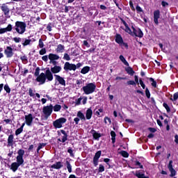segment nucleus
Returning a JSON list of instances; mask_svg holds the SVG:
<instances>
[{"mask_svg": "<svg viewBox=\"0 0 178 178\" xmlns=\"http://www.w3.org/2000/svg\"><path fill=\"white\" fill-rule=\"evenodd\" d=\"M95 88H97V86L94 83H87L85 86L82 88V90L86 95H90V94H92L95 92Z\"/></svg>", "mask_w": 178, "mask_h": 178, "instance_id": "obj_1", "label": "nucleus"}, {"mask_svg": "<svg viewBox=\"0 0 178 178\" xmlns=\"http://www.w3.org/2000/svg\"><path fill=\"white\" fill-rule=\"evenodd\" d=\"M26 26L27 25L24 22L17 21L15 22V30L18 34H24V33H26Z\"/></svg>", "mask_w": 178, "mask_h": 178, "instance_id": "obj_2", "label": "nucleus"}, {"mask_svg": "<svg viewBox=\"0 0 178 178\" xmlns=\"http://www.w3.org/2000/svg\"><path fill=\"white\" fill-rule=\"evenodd\" d=\"M54 111V106L50 104L49 106H44L42 108V112L44 116V119L47 120L51 115H52V112Z\"/></svg>", "mask_w": 178, "mask_h": 178, "instance_id": "obj_3", "label": "nucleus"}, {"mask_svg": "<svg viewBox=\"0 0 178 178\" xmlns=\"http://www.w3.org/2000/svg\"><path fill=\"white\" fill-rule=\"evenodd\" d=\"M17 154L18 155L17 156L16 163H17L18 165H19V166H21V165H23V163H24V159H23V156L24 155V150L20 149L17 151Z\"/></svg>", "mask_w": 178, "mask_h": 178, "instance_id": "obj_4", "label": "nucleus"}, {"mask_svg": "<svg viewBox=\"0 0 178 178\" xmlns=\"http://www.w3.org/2000/svg\"><path fill=\"white\" fill-rule=\"evenodd\" d=\"M81 120L82 122H86V115L81 111H79L76 113V117L74 118V122L75 124H79V122Z\"/></svg>", "mask_w": 178, "mask_h": 178, "instance_id": "obj_5", "label": "nucleus"}, {"mask_svg": "<svg viewBox=\"0 0 178 178\" xmlns=\"http://www.w3.org/2000/svg\"><path fill=\"white\" fill-rule=\"evenodd\" d=\"M66 121V118H60L53 122V126L55 127V129H61L62 124H65Z\"/></svg>", "mask_w": 178, "mask_h": 178, "instance_id": "obj_6", "label": "nucleus"}, {"mask_svg": "<svg viewBox=\"0 0 178 178\" xmlns=\"http://www.w3.org/2000/svg\"><path fill=\"white\" fill-rule=\"evenodd\" d=\"M63 69L65 72H75L76 70V65L73 63H70L69 62H65L64 64Z\"/></svg>", "mask_w": 178, "mask_h": 178, "instance_id": "obj_7", "label": "nucleus"}, {"mask_svg": "<svg viewBox=\"0 0 178 178\" xmlns=\"http://www.w3.org/2000/svg\"><path fill=\"white\" fill-rule=\"evenodd\" d=\"M54 77H55L56 84L58 83V84H60V86H63V87L66 86V81H65V78L58 74H54Z\"/></svg>", "mask_w": 178, "mask_h": 178, "instance_id": "obj_8", "label": "nucleus"}, {"mask_svg": "<svg viewBox=\"0 0 178 178\" xmlns=\"http://www.w3.org/2000/svg\"><path fill=\"white\" fill-rule=\"evenodd\" d=\"M132 33L133 35H135L136 37H138L139 38H143L144 33H143V31L140 29H136L134 26H132Z\"/></svg>", "mask_w": 178, "mask_h": 178, "instance_id": "obj_9", "label": "nucleus"}, {"mask_svg": "<svg viewBox=\"0 0 178 178\" xmlns=\"http://www.w3.org/2000/svg\"><path fill=\"white\" fill-rule=\"evenodd\" d=\"M36 81L38 83H40V84H45V81H47V79L45 78V73L42 72L37 78Z\"/></svg>", "mask_w": 178, "mask_h": 178, "instance_id": "obj_10", "label": "nucleus"}, {"mask_svg": "<svg viewBox=\"0 0 178 178\" xmlns=\"http://www.w3.org/2000/svg\"><path fill=\"white\" fill-rule=\"evenodd\" d=\"M115 42H117V44H119L120 45H124V47H126L127 48L128 47L127 43L123 42V38L120 34H117L115 35Z\"/></svg>", "mask_w": 178, "mask_h": 178, "instance_id": "obj_11", "label": "nucleus"}, {"mask_svg": "<svg viewBox=\"0 0 178 178\" xmlns=\"http://www.w3.org/2000/svg\"><path fill=\"white\" fill-rule=\"evenodd\" d=\"M4 54L6 58H12L13 56V49L12 47L8 46L6 49L4 50Z\"/></svg>", "mask_w": 178, "mask_h": 178, "instance_id": "obj_12", "label": "nucleus"}, {"mask_svg": "<svg viewBox=\"0 0 178 178\" xmlns=\"http://www.w3.org/2000/svg\"><path fill=\"white\" fill-rule=\"evenodd\" d=\"M44 75L45 79L48 80V81H52V80H54V74H52V72L51 70H49V68L46 70Z\"/></svg>", "mask_w": 178, "mask_h": 178, "instance_id": "obj_13", "label": "nucleus"}, {"mask_svg": "<svg viewBox=\"0 0 178 178\" xmlns=\"http://www.w3.org/2000/svg\"><path fill=\"white\" fill-rule=\"evenodd\" d=\"M101 151H98L93 157V165L94 166H98V161L99 160V158H101Z\"/></svg>", "mask_w": 178, "mask_h": 178, "instance_id": "obj_14", "label": "nucleus"}, {"mask_svg": "<svg viewBox=\"0 0 178 178\" xmlns=\"http://www.w3.org/2000/svg\"><path fill=\"white\" fill-rule=\"evenodd\" d=\"M2 12L4 13L5 16H8L9 13L10 12V9L9 8V6L6 4H2L0 7Z\"/></svg>", "mask_w": 178, "mask_h": 178, "instance_id": "obj_15", "label": "nucleus"}, {"mask_svg": "<svg viewBox=\"0 0 178 178\" xmlns=\"http://www.w3.org/2000/svg\"><path fill=\"white\" fill-rule=\"evenodd\" d=\"M33 114H29L28 115H25V122L27 126H31L33 124Z\"/></svg>", "mask_w": 178, "mask_h": 178, "instance_id": "obj_16", "label": "nucleus"}, {"mask_svg": "<svg viewBox=\"0 0 178 178\" xmlns=\"http://www.w3.org/2000/svg\"><path fill=\"white\" fill-rule=\"evenodd\" d=\"M173 161H169V164H168V169L170 172V177H173L174 176H176V170L175 169H173Z\"/></svg>", "mask_w": 178, "mask_h": 178, "instance_id": "obj_17", "label": "nucleus"}, {"mask_svg": "<svg viewBox=\"0 0 178 178\" xmlns=\"http://www.w3.org/2000/svg\"><path fill=\"white\" fill-rule=\"evenodd\" d=\"M50 71H51L54 74H56L60 73V72H62V67L59 65H54V67H51Z\"/></svg>", "mask_w": 178, "mask_h": 178, "instance_id": "obj_18", "label": "nucleus"}, {"mask_svg": "<svg viewBox=\"0 0 178 178\" xmlns=\"http://www.w3.org/2000/svg\"><path fill=\"white\" fill-rule=\"evenodd\" d=\"M159 17H161V12L159 10H155L154 12V22L156 25L159 24V22H158V19H159Z\"/></svg>", "mask_w": 178, "mask_h": 178, "instance_id": "obj_19", "label": "nucleus"}, {"mask_svg": "<svg viewBox=\"0 0 178 178\" xmlns=\"http://www.w3.org/2000/svg\"><path fill=\"white\" fill-rule=\"evenodd\" d=\"M63 166V163L60 161H58V162H56L54 164L51 165L50 168L51 169L59 170V169H62Z\"/></svg>", "mask_w": 178, "mask_h": 178, "instance_id": "obj_20", "label": "nucleus"}, {"mask_svg": "<svg viewBox=\"0 0 178 178\" xmlns=\"http://www.w3.org/2000/svg\"><path fill=\"white\" fill-rule=\"evenodd\" d=\"M92 118V110L91 108H88L86 113V119L90 120Z\"/></svg>", "mask_w": 178, "mask_h": 178, "instance_id": "obj_21", "label": "nucleus"}, {"mask_svg": "<svg viewBox=\"0 0 178 178\" xmlns=\"http://www.w3.org/2000/svg\"><path fill=\"white\" fill-rule=\"evenodd\" d=\"M57 54H62L65 51V46L63 44H58L56 49Z\"/></svg>", "mask_w": 178, "mask_h": 178, "instance_id": "obj_22", "label": "nucleus"}, {"mask_svg": "<svg viewBox=\"0 0 178 178\" xmlns=\"http://www.w3.org/2000/svg\"><path fill=\"white\" fill-rule=\"evenodd\" d=\"M90 133L93 136L95 140H99V138L101 137V134H98V132L95 131V130L94 129H92Z\"/></svg>", "mask_w": 178, "mask_h": 178, "instance_id": "obj_23", "label": "nucleus"}, {"mask_svg": "<svg viewBox=\"0 0 178 178\" xmlns=\"http://www.w3.org/2000/svg\"><path fill=\"white\" fill-rule=\"evenodd\" d=\"M19 166H20V165H19L17 163L14 162L11 164L10 166V170H13V172H16V170H17V169H19Z\"/></svg>", "mask_w": 178, "mask_h": 178, "instance_id": "obj_24", "label": "nucleus"}, {"mask_svg": "<svg viewBox=\"0 0 178 178\" xmlns=\"http://www.w3.org/2000/svg\"><path fill=\"white\" fill-rule=\"evenodd\" d=\"M49 60H58V59H59V56H58L57 54H49Z\"/></svg>", "mask_w": 178, "mask_h": 178, "instance_id": "obj_25", "label": "nucleus"}, {"mask_svg": "<svg viewBox=\"0 0 178 178\" xmlns=\"http://www.w3.org/2000/svg\"><path fill=\"white\" fill-rule=\"evenodd\" d=\"M60 133L63 134V136L62 138V143H65L67 140V134H66V131L63 129L60 130Z\"/></svg>", "mask_w": 178, "mask_h": 178, "instance_id": "obj_26", "label": "nucleus"}, {"mask_svg": "<svg viewBox=\"0 0 178 178\" xmlns=\"http://www.w3.org/2000/svg\"><path fill=\"white\" fill-rule=\"evenodd\" d=\"M13 138H14V136L13 134L8 136V145H9V147H12V145H13Z\"/></svg>", "mask_w": 178, "mask_h": 178, "instance_id": "obj_27", "label": "nucleus"}, {"mask_svg": "<svg viewBox=\"0 0 178 178\" xmlns=\"http://www.w3.org/2000/svg\"><path fill=\"white\" fill-rule=\"evenodd\" d=\"M88 72H90V67H88V66L83 67L82 68V70H81V73L82 74H87V73H88Z\"/></svg>", "mask_w": 178, "mask_h": 178, "instance_id": "obj_28", "label": "nucleus"}, {"mask_svg": "<svg viewBox=\"0 0 178 178\" xmlns=\"http://www.w3.org/2000/svg\"><path fill=\"white\" fill-rule=\"evenodd\" d=\"M120 60H121V62H122V63H124L125 66H129V63L127 62V60H126V58H124V56H123V55L120 56Z\"/></svg>", "mask_w": 178, "mask_h": 178, "instance_id": "obj_29", "label": "nucleus"}, {"mask_svg": "<svg viewBox=\"0 0 178 178\" xmlns=\"http://www.w3.org/2000/svg\"><path fill=\"white\" fill-rule=\"evenodd\" d=\"M111 140L113 144H115V140H116V133L115 131H111Z\"/></svg>", "mask_w": 178, "mask_h": 178, "instance_id": "obj_30", "label": "nucleus"}, {"mask_svg": "<svg viewBox=\"0 0 178 178\" xmlns=\"http://www.w3.org/2000/svg\"><path fill=\"white\" fill-rule=\"evenodd\" d=\"M60 109H62V106L59 104H56L54 106H53V111H54V112H59Z\"/></svg>", "mask_w": 178, "mask_h": 178, "instance_id": "obj_31", "label": "nucleus"}, {"mask_svg": "<svg viewBox=\"0 0 178 178\" xmlns=\"http://www.w3.org/2000/svg\"><path fill=\"white\" fill-rule=\"evenodd\" d=\"M126 72L128 73V74H130L131 76H133V74H134V70H133V68L130 67L126 68Z\"/></svg>", "mask_w": 178, "mask_h": 178, "instance_id": "obj_32", "label": "nucleus"}, {"mask_svg": "<svg viewBox=\"0 0 178 178\" xmlns=\"http://www.w3.org/2000/svg\"><path fill=\"white\" fill-rule=\"evenodd\" d=\"M66 165H67V169L69 173H72V165L68 161H66Z\"/></svg>", "mask_w": 178, "mask_h": 178, "instance_id": "obj_33", "label": "nucleus"}, {"mask_svg": "<svg viewBox=\"0 0 178 178\" xmlns=\"http://www.w3.org/2000/svg\"><path fill=\"white\" fill-rule=\"evenodd\" d=\"M136 176L138 178H148V177H145V175L141 172H136Z\"/></svg>", "mask_w": 178, "mask_h": 178, "instance_id": "obj_34", "label": "nucleus"}, {"mask_svg": "<svg viewBox=\"0 0 178 178\" xmlns=\"http://www.w3.org/2000/svg\"><path fill=\"white\" fill-rule=\"evenodd\" d=\"M63 59H64V60L69 61V60H71L72 58H70V56L67 53H65Z\"/></svg>", "mask_w": 178, "mask_h": 178, "instance_id": "obj_35", "label": "nucleus"}, {"mask_svg": "<svg viewBox=\"0 0 178 178\" xmlns=\"http://www.w3.org/2000/svg\"><path fill=\"white\" fill-rule=\"evenodd\" d=\"M29 94L30 97H35V90H33V89L29 88Z\"/></svg>", "mask_w": 178, "mask_h": 178, "instance_id": "obj_36", "label": "nucleus"}, {"mask_svg": "<svg viewBox=\"0 0 178 178\" xmlns=\"http://www.w3.org/2000/svg\"><path fill=\"white\" fill-rule=\"evenodd\" d=\"M102 172H105V167L102 164H99V173H102Z\"/></svg>", "mask_w": 178, "mask_h": 178, "instance_id": "obj_37", "label": "nucleus"}, {"mask_svg": "<svg viewBox=\"0 0 178 178\" xmlns=\"http://www.w3.org/2000/svg\"><path fill=\"white\" fill-rule=\"evenodd\" d=\"M22 131H23V127H19V128H18V129L15 131V135H16V136H19V134H20Z\"/></svg>", "mask_w": 178, "mask_h": 178, "instance_id": "obj_38", "label": "nucleus"}, {"mask_svg": "<svg viewBox=\"0 0 178 178\" xmlns=\"http://www.w3.org/2000/svg\"><path fill=\"white\" fill-rule=\"evenodd\" d=\"M82 99H83V98L80 97V98H79V99L75 100V105H76V106H78L79 105H81Z\"/></svg>", "mask_w": 178, "mask_h": 178, "instance_id": "obj_39", "label": "nucleus"}, {"mask_svg": "<svg viewBox=\"0 0 178 178\" xmlns=\"http://www.w3.org/2000/svg\"><path fill=\"white\" fill-rule=\"evenodd\" d=\"M121 155L124 158H129V153L127 152H126V151H122L121 152Z\"/></svg>", "mask_w": 178, "mask_h": 178, "instance_id": "obj_40", "label": "nucleus"}, {"mask_svg": "<svg viewBox=\"0 0 178 178\" xmlns=\"http://www.w3.org/2000/svg\"><path fill=\"white\" fill-rule=\"evenodd\" d=\"M31 42V40L26 39L24 42L22 43V45L24 47H26V45H30V43Z\"/></svg>", "mask_w": 178, "mask_h": 178, "instance_id": "obj_41", "label": "nucleus"}, {"mask_svg": "<svg viewBox=\"0 0 178 178\" xmlns=\"http://www.w3.org/2000/svg\"><path fill=\"white\" fill-rule=\"evenodd\" d=\"M149 81H152V87H154L155 88H156V81H155V80H154V78H149Z\"/></svg>", "mask_w": 178, "mask_h": 178, "instance_id": "obj_42", "label": "nucleus"}, {"mask_svg": "<svg viewBox=\"0 0 178 178\" xmlns=\"http://www.w3.org/2000/svg\"><path fill=\"white\" fill-rule=\"evenodd\" d=\"M104 122L106 123V124H111L112 123V121L111 120V118L106 117L104 118Z\"/></svg>", "mask_w": 178, "mask_h": 178, "instance_id": "obj_43", "label": "nucleus"}, {"mask_svg": "<svg viewBox=\"0 0 178 178\" xmlns=\"http://www.w3.org/2000/svg\"><path fill=\"white\" fill-rule=\"evenodd\" d=\"M125 31L126 33H128V34L133 35V31H131V29H130L129 26L125 27Z\"/></svg>", "mask_w": 178, "mask_h": 178, "instance_id": "obj_44", "label": "nucleus"}, {"mask_svg": "<svg viewBox=\"0 0 178 178\" xmlns=\"http://www.w3.org/2000/svg\"><path fill=\"white\" fill-rule=\"evenodd\" d=\"M177 99H178V92H175L174 95H173V98H171V101H177Z\"/></svg>", "mask_w": 178, "mask_h": 178, "instance_id": "obj_45", "label": "nucleus"}, {"mask_svg": "<svg viewBox=\"0 0 178 178\" xmlns=\"http://www.w3.org/2000/svg\"><path fill=\"white\" fill-rule=\"evenodd\" d=\"M40 55H45L47 54V49L45 48H42L40 51H39Z\"/></svg>", "mask_w": 178, "mask_h": 178, "instance_id": "obj_46", "label": "nucleus"}, {"mask_svg": "<svg viewBox=\"0 0 178 178\" xmlns=\"http://www.w3.org/2000/svg\"><path fill=\"white\" fill-rule=\"evenodd\" d=\"M145 94H146L147 98L151 97V93L149 92V90H148V88H147L145 90Z\"/></svg>", "mask_w": 178, "mask_h": 178, "instance_id": "obj_47", "label": "nucleus"}, {"mask_svg": "<svg viewBox=\"0 0 178 178\" xmlns=\"http://www.w3.org/2000/svg\"><path fill=\"white\" fill-rule=\"evenodd\" d=\"M6 30V32L7 31H12V24H8L6 28H4Z\"/></svg>", "mask_w": 178, "mask_h": 178, "instance_id": "obj_48", "label": "nucleus"}, {"mask_svg": "<svg viewBox=\"0 0 178 178\" xmlns=\"http://www.w3.org/2000/svg\"><path fill=\"white\" fill-rule=\"evenodd\" d=\"M163 106L165 107L166 109L167 112H170V108H169V106L166 103H163Z\"/></svg>", "mask_w": 178, "mask_h": 178, "instance_id": "obj_49", "label": "nucleus"}, {"mask_svg": "<svg viewBox=\"0 0 178 178\" xmlns=\"http://www.w3.org/2000/svg\"><path fill=\"white\" fill-rule=\"evenodd\" d=\"M35 76L38 77L40 76V67H36L35 71Z\"/></svg>", "mask_w": 178, "mask_h": 178, "instance_id": "obj_50", "label": "nucleus"}, {"mask_svg": "<svg viewBox=\"0 0 178 178\" xmlns=\"http://www.w3.org/2000/svg\"><path fill=\"white\" fill-rule=\"evenodd\" d=\"M39 47H40V48H44V42H42V38H40V40H39Z\"/></svg>", "mask_w": 178, "mask_h": 178, "instance_id": "obj_51", "label": "nucleus"}, {"mask_svg": "<svg viewBox=\"0 0 178 178\" xmlns=\"http://www.w3.org/2000/svg\"><path fill=\"white\" fill-rule=\"evenodd\" d=\"M4 90L5 91H6V92H8L9 94V92H10V88H9V86L8 85H5L4 86Z\"/></svg>", "mask_w": 178, "mask_h": 178, "instance_id": "obj_52", "label": "nucleus"}, {"mask_svg": "<svg viewBox=\"0 0 178 178\" xmlns=\"http://www.w3.org/2000/svg\"><path fill=\"white\" fill-rule=\"evenodd\" d=\"M45 145H47L46 143H40L38 148V149H42V148H44V147H45Z\"/></svg>", "mask_w": 178, "mask_h": 178, "instance_id": "obj_53", "label": "nucleus"}, {"mask_svg": "<svg viewBox=\"0 0 178 178\" xmlns=\"http://www.w3.org/2000/svg\"><path fill=\"white\" fill-rule=\"evenodd\" d=\"M127 83L128 86H136V82L134 81H128Z\"/></svg>", "mask_w": 178, "mask_h": 178, "instance_id": "obj_54", "label": "nucleus"}, {"mask_svg": "<svg viewBox=\"0 0 178 178\" xmlns=\"http://www.w3.org/2000/svg\"><path fill=\"white\" fill-rule=\"evenodd\" d=\"M161 5L163 6V8H165V6H169V3L165 1H161Z\"/></svg>", "mask_w": 178, "mask_h": 178, "instance_id": "obj_55", "label": "nucleus"}, {"mask_svg": "<svg viewBox=\"0 0 178 178\" xmlns=\"http://www.w3.org/2000/svg\"><path fill=\"white\" fill-rule=\"evenodd\" d=\"M139 83H140V84L142 88H143V90H144V89L145 88V84H144V82L143 81V80H142V79H140V80H139Z\"/></svg>", "mask_w": 178, "mask_h": 178, "instance_id": "obj_56", "label": "nucleus"}, {"mask_svg": "<svg viewBox=\"0 0 178 178\" xmlns=\"http://www.w3.org/2000/svg\"><path fill=\"white\" fill-rule=\"evenodd\" d=\"M13 40L15 41V42H20L22 41V38H14Z\"/></svg>", "mask_w": 178, "mask_h": 178, "instance_id": "obj_57", "label": "nucleus"}, {"mask_svg": "<svg viewBox=\"0 0 178 178\" xmlns=\"http://www.w3.org/2000/svg\"><path fill=\"white\" fill-rule=\"evenodd\" d=\"M67 152L70 154V156H74V154H73V150L72 149H68Z\"/></svg>", "mask_w": 178, "mask_h": 178, "instance_id": "obj_58", "label": "nucleus"}, {"mask_svg": "<svg viewBox=\"0 0 178 178\" xmlns=\"http://www.w3.org/2000/svg\"><path fill=\"white\" fill-rule=\"evenodd\" d=\"M42 60H44V62H48V56H43L42 57Z\"/></svg>", "mask_w": 178, "mask_h": 178, "instance_id": "obj_59", "label": "nucleus"}, {"mask_svg": "<svg viewBox=\"0 0 178 178\" xmlns=\"http://www.w3.org/2000/svg\"><path fill=\"white\" fill-rule=\"evenodd\" d=\"M82 99H83L82 104H83V105H86V104H87V97H85L82 98Z\"/></svg>", "mask_w": 178, "mask_h": 178, "instance_id": "obj_60", "label": "nucleus"}, {"mask_svg": "<svg viewBox=\"0 0 178 178\" xmlns=\"http://www.w3.org/2000/svg\"><path fill=\"white\" fill-rule=\"evenodd\" d=\"M4 33H6V29L5 28L0 29V34H4Z\"/></svg>", "mask_w": 178, "mask_h": 178, "instance_id": "obj_61", "label": "nucleus"}, {"mask_svg": "<svg viewBox=\"0 0 178 178\" xmlns=\"http://www.w3.org/2000/svg\"><path fill=\"white\" fill-rule=\"evenodd\" d=\"M136 10H137V12H143V8H141V7H140V6H137Z\"/></svg>", "mask_w": 178, "mask_h": 178, "instance_id": "obj_62", "label": "nucleus"}, {"mask_svg": "<svg viewBox=\"0 0 178 178\" xmlns=\"http://www.w3.org/2000/svg\"><path fill=\"white\" fill-rule=\"evenodd\" d=\"M134 78H135L136 84H139V83H138V76L135 75Z\"/></svg>", "mask_w": 178, "mask_h": 178, "instance_id": "obj_63", "label": "nucleus"}, {"mask_svg": "<svg viewBox=\"0 0 178 178\" xmlns=\"http://www.w3.org/2000/svg\"><path fill=\"white\" fill-rule=\"evenodd\" d=\"M175 143H176V144H178V135L175 136Z\"/></svg>", "mask_w": 178, "mask_h": 178, "instance_id": "obj_64", "label": "nucleus"}]
</instances>
